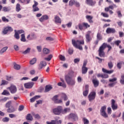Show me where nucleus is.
<instances>
[{"label":"nucleus","instance_id":"obj_26","mask_svg":"<svg viewBox=\"0 0 124 124\" xmlns=\"http://www.w3.org/2000/svg\"><path fill=\"white\" fill-rule=\"evenodd\" d=\"M52 89H53V87H52V86L46 85L45 88V93H48V92H49V91H51Z\"/></svg>","mask_w":124,"mask_h":124},{"label":"nucleus","instance_id":"obj_14","mask_svg":"<svg viewBox=\"0 0 124 124\" xmlns=\"http://www.w3.org/2000/svg\"><path fill=\"white\" fill-rule=\"evenodd\" d=\"M11 93H15L17 92V88L14 85H12L8 88Z\"/></svg>","mask_w":124,"mask_h":124},{"label":"nucleus","instance_id":"obj_55","mask_svg":"<svg viewBox=\"0 0 124 124\" xmlns=\"http://www.w3.org/2000/svg\"><path fill=\"white\" fill-rule=\"evenodd\" d=\"M2 21H3V22H9V19L6 18L5 16H3L2 17Z\"/></svg>","mask_w":124,"mask_h":124},{"label":"nucleus","instance_id":"obj_62","mask_svg":"<svg viewBox=\"0 0 124 124\" xmlns=\"http://www.w3.org/2000/svg\"><path fill=\"white\" fill-rule=\"evenodd\" d=\"M46 123L47 124H56V121L52 120L51 122L47 121Z\"/></svg>","mask_w":124,"mask_h":124},{"label":"nucleus","instance_id":"obj_35","mask_svg":"<svg viewBox=\"0 0 124 124\" xmlns=\"http://www.w3.org/2000/svg\"><path fill=\"white\" fill-rule=\"evenodd\" d=\"M1 94L2 95H10V93L7 90H4Z\"/></svg>","mask_w":124,"mask_h":124},{"label":"nucleus","instance_id":"obj_5","mask_svg":"<svg viewBox=\"0 0 124 124\" xmlns=\"http://www.w3.org/2000/svg\"><path fill=\"white\" fill-rule=\"evenodd\" d=\"M65 80L68 85H70V86H74V85H75V78H70L67 77L66 78H65Z\"/></svg>","mask_w":124,"mask_h":124},{"label":"nucleus","instance_id":"obj_38","mask_svg":"<svg viewBox=\"0 0 124 124\" xmlns=\"http://www.w3.org/2000/svg\"><path fill=\"white\" fill-rule=\"evenodd\" d=\"M108 65L109 69H112L113 68V67L114 66V65L113 64L112 62H108Z\"/></svg>","mask_w":124,"mask_h":124},{"label":"nucleus","instance_id":"obj_61","mask_svg":"<svg viewBox=\"0 0 124 124\" xmlns=\"http://www.w3.org/2000/svg\"><path fill=\"white\" fill-rule=\"evenodd\" d=\"M79 62H80V58H76V59H75L74 60V62L75 63H78Z\"/></svg>","mask_w":124,"mask_h":124},{"label":"nucleus","instance_id":"obj_32","mask_svg":"<svg viewBox=\"0 0 124 124\" xmlns=\"http://www.w3.org/2000/svg\"><path fill=\"white\" fill-rule=\"evenodd\" d=\"M16 12H20V11H21V5H20V4H16Z\"/></svg>","mask_w":124,"mask_h":124},{"label":"nucleus","instance_id":"obj_57","mask_svg":"<svg viewBox=\"0 0 124 124\" xmlns=\"http://www.w3.org/2000/svg\"><path fill=\"white\" fill-rule=\"evenodd\" d=\"M116 81H117V78H116L109 79V82L111 83H114V82H116Z\"/></svg>","mask_w":124,"mask_h":124},{"label":"nucleus","instance_id":"obj_3","mask_svg":"<svg viewBox=\"0 0 124 124\" xmlns=\"http://www.w3.org/2000/svg\"><path fill=\"white\" fill-rule=\"evenodd\" d=\"M62 106H59L57 108H55L52 109V113L54 115L60 116L61 114H62Z\"/></svg>","mask_w":124,"mask_h":124},{"label":"nucleus","instance_id":"obj_54","mask_svg":"<svg viewBox=\"0 0 124 124\" xmlns=\"http://www.w3.org/2000/svg\"><path fill=\"white\" fill-rule=\"evenodd\" d=\"M9 10H10V9H9V8H8V7H4L3 8L2 11H4V12H7V11H9Z\"/></svg>","mask_w":124,"mask_h":124},{"label":"nucleus","instance_id":"obj_40","mask_svg":"<svg viewBox=\"0 0 124 124\" xmlns=\"http://www.w3.org/2000/svg\"><path fill=\"white\" fill-rule=\"evenodd\" d=\"M43 52L44 54H48L50 53V50H49L47 48H44Z\"/></svg>","mask_w":124,"mask_h":124},{"label":"nucleus","instance_id":"obj_25","mask_svg":"<svg viewBox=\"0 0 124 124\" xmlns=\"http://www.w3.org/2000/svg\"><path fill=\"white\" fill-rule=\"evenodd\" d=\"M55 23H58V24H61L62 23V20L61 19V18H60V17H59L57 16H55Z\"/></svg>","mask_w":124,"mask_h":124},{"label":"nucleus","instance_id":"obj_64","mask_svg":"<svg viewBox=\"0 0 124 124\" xmlns=\"http://www.w3.org/2000/svg\"><path fill=\"white\" fill-rule=\"evenodd\" d=\"M117 66L119 69H121V68H122V63L118 62L117 64Z\"/></svg>","mask_w":124,"mask_h":124},{"label":"nucleus","instance_id":"obj_10","mask_svg":"<svg viewBox=\"0 0 124 124\" xmlns=\"http://www.w3.org/2000/svg\"><path fill=\"white\" fill-rule=\"evenodd\" d=\"M111 108L113 111L118 109V104H116V101L114 99L111 100Z\"/></svg>","mask_w":124,"mask_h":124},{"label":"nucleus","instance_id":"obj_47","mask_svg":"<svg viewBox=\"0 0 124 124\" xmlns=\"http://www.w3.org/2000/svg\"><path fill=\"white\" fill-rule=\"evenodd\" d=\"M10 105H11V101H9L7 103H6V108H9L10 107Z\"/></svg>","mask_w":124,"mask_h":124},{"label":"nucleus","instance_id":"obj_21","mask_svg":"<svg viewBox=\"0 0 124 124\" xmlns=\"http://www.w3.org/2000/svg\"><path fill=\"white\" fill-rule=\"evenodd\" d=\"M70 117L74 121H78V116H77V114H75L74 113L70 114Z\"/></svg>","mask_w":124,"mask_h":124},{"label":"nucleus","instance_id":"obj_56","mask_svg":"<svg viewBox=\"0 0 124 124\" xmlns=\"http://www.w3.org/2000/svg\"><path fill=\"white\" fill-rule=\"evenodd\" d=\"M2 122H3V123H6L7 122H9V119L8 117H5L3 118Z\"/></svg>","mask_w":124,"mask_h":124},{"label":"nucleus","instance_id":"obj_20","mask_svg":"<svg viewBox=\"0 0 124 124\" xmlns=\"http://www.w3.org/2000/svg\"><path fill=\"white\" fill-rule=\"evenodd\" d=\"M103 72H104V73H107V74H112V73H113V72H114V70H108L104 68H103L102 69Z\"/></svg>","mask_w":124,"mask_h":124},{"label":"nucleus","instance_id":"obj_2","mask_svg":"<svg viewBox=\"0 0 124 124\" xmlns=\"http://www.w3.org/2000/svg\"><path fill=\"white\" fill-rule=\"evenodd\" d=\"M72 45L74 47L77 48V49H79V50H83V46L80 45H84L85 44V41L84 40H78L75 41V40H72Z\"/></svg>","mask_w":124,"mask_h":124},{"label":"nucleus","instance_id":"obj_45","mask_svg":"<svg viewBox=\"0 0 124 124\" xmlns=\"http://www.w3.org/2000/svg\"><path fill=\"white\" fill-rule=\"evenodd\" d=\"M75 4V0H71L69 2V5L70 6H72Z\"/></svg>","mask_w":124,"mask_h":124},{"label":"nucleus","instance_id":"obj_46","mask_svg":"<svg viewBox=\"0 0 124 124\" xmlns=\"http://www.w3.org/2000/svg\"><path fill=\"white\" fill-rule=\"evenodd\" d=\"M83 123L84 124H89V120H88L87 118L84 117L83 118Z\"/></svg>","mask_w":124,"mask_h":124},{"label":"nucleus","instance_id":"obj_63","mask_svg":"<svg viewBox=\"0 0 124 124\" xmlns=\"http://www.w3.org/2000/svg\"><path fill=\"white\" fill-rule=\"evenodd\" d=\"M24 108H25V107H24V106H19L18 108V111H23V110H24Z\"/></svg>","mask_w":124,"mask_h":124},{"label":"nucleus","instance_id":"obj_29","mask_svg":"<svg viewBox=\"0 0 124 124\" xmlns=\"http://www.w3.org/2000/svg\"><path fill=\"white\" fill-rule=\"evenodd\" d=\"M70 111V108H66L63 109L62 107V114H66L67 112H69Z\"/></svg>","mask_w":124,"mask_h":124},{"label":"nucleus","instance_id":"obj_58","mask_svg":"<svg viewBox=\"0 0 124 124\" xmlns=\"http://www.w3.org/2000/svg\"><path fill=\"white\" fill-rule=\"evenodd\" d=\"M9 117L11 118V119H13V118H16V116L14 114H9Z\"/></svg>","mask_w":124,"mask_h":124},{"label":"nucleus","instance_id":"obj_43","mask_svg":"<svg viewBox=\"0 0 124 124\" xmlns=\"http://www.w3.org/2000/svg\"><path fill=\"white\" fill-rule=\"evenodd\" d=\"M36 58H33L30 62V64H34V63H35V62H36Z\"/></svg>","mask_w":124,"mask_h":124},{"label":"nucleus","instance_id":"obj_24","mask_svg":"<svg viewBox=\"0 0 124 124\" xmlns=\"http://www.w3.org/2000/svg\"><path fill=\"white\" fill-rule=\"evenodd\" d=\"M16 110H15V108H14V107H10L9 108H8V109H7V112L8 113H13L14 112H15Z\"/></svg>","mask_w":124,"mask_h":124},{"label":"nucleus","instance_id":"obj_30","mask_svg":"<svg viewBox=\"0 0 124 124\" xmlns=\"http://www.w3.org/2000/svg\"><path fill=\"white\" fill-rule=\"evenodd\" d=\"M88 72V68L87 67H82L81 73L82 74H86Z\"/></svg>","mask_w":124,"mask_h":124},{"label":"nucleus","instance_id":"obj_11","mask_svg":"<svg viewBox=\"0 0 124 124\" xmlns=\"http://www.w3.org/2000/svg\"><path fill=\"white\" fill-rule=\"evenodd\" d=\"M34 85V82H30L24 84V87L26 89H31Z\"/></svg>","mask_w":124,"mask_h":124},{"label":"nucleus","instance_id":"obj_31","mask_svg":"<svg viewBox=\"0 0 124 124\" xmlns=\"http://www.w3.org/2000/svg\"><path fill=\"white\" fill-rule=\"evenodd\" d=\"M27 39L28 40H32V39H34V34H29L27 36Z\"/></svg>","mask_w":124,"mask_h":124},{"label":"nucleus","instance_id":"obj_44","mask_svg":"<svg viewBox=\"0 0 124 124\" xmlns=\"http://www.w3.org/2000/svg\"><path fill=\"white\" fill-rule=\"evenodd\" d=\"M62 98H63L64 101H66V100H67V99H68L66 94L64 93L62 94Z\"/></svg>","mask_w":124,"mask_h":124},{"label":"nucleus","instance_id":"obj_17","mask_svg":"<svg viewBox=\"0 0 124 124\" xmlns=\"http://www.w3.org/2000/svg\"><path fill=\"white\" fill-rule=\"evenodd\" d=\"M46 65H47V63L46 62H41L39 66V69H42V68L46 66Z\"/></svg>","mask_w":124,"mask_h":124},{"label":"nucleus","instance_id":"obj_8","mask_svg":"<svg viewBox=\"0 0 124 124\" xmlns=\"http://www.w3.org/2000/svg\"><path fill=\"white\" fill-rule=\"evenodd\" d=\"M91 33H92V31H89L85 35V39L87 43H89V42H91L93 39L92 37H91Z\"/></svg>","mask_w":124,"mask_h":124},{"label":"nucleus","instance_id":"obj_16","mask_svg":"<svg viewBox=\"0 0 124 124\" xmlns=\"http://www.w3.org/2000/svg\"><path fill=\"white\" fill-rule=\"evenodd\" d=\"M87 4L90 5V6H94L96 3V1L93 0H86Z\"/></svg>","mask_w":124,"mask_h":124},{"label":"nucleus","instance_id":"obj_7","mask_svg":"<svg viewBox=\"0 0 124 124\" xmlns=\"http://www.w3.org/2000/svg\"><path fill=\"white\" fill-rule=\"evenodd\" d=\"M90 27H91V26L86 22H83L81 24H78V28L80 31H83L84 30V28H85V29H88V28H90Z\"/></svg>","mask_w":124,"mask_h":124},{"label":"nucleus","instance_id":"obj_59","mask_svg":"<svg viewBox=\"0 0 124 124\" xmlns=\"http://www.w3.org/2000/svg\"><path fill=\"white\" fill-rule=\"evenodd\" d=\"M116 83H117V82L109 83V84H108V86L110 87L111 88H113V87H114V86H115V85H116Z\"/></svg>","mask_w":124,"mask_h":124},{"label":"nucleus","instance_id":"obj_50","mask_svg":"<svg viewBox=\"0 0 124 124\" xmlns=\"http://www.w3.org/2000/svg\"><path fill=\"white\" fill-rule=\"evenodd\" d=\"M101 15H102V16H103L105 18H108V17H109V15L104 13H101Z\"/></svg>","mask_w":124,"mask_h":124},{"label":"nucleus","instance_id":"obj_22","mask_svg":"<svg viewBox=\"0 0 124 124\" xmlns=\"http://www.w3.org/2000/svg\"><path fill=\"white\" fill-rule=\"evenodd\" d=\"M74 76V73H73V71H70L67 75L65 76V79H66L67 77L69 78H72Z\"/></svg>","mask_w":124,"mask_h":124},{"label":"nucleus","instance_id":"obj_33","mask_svg":"<svg viewBox=\"0 0 124 124\" xmlns=\"http://www.w3.org/2000/svg\"><path fill=\"white\" fill-rule=\"evenodd\" d=\"M26 120H27V121H32V120H33V118H32V116H31V114H27L26 116Z\"/></svg>","mask_w":124,"mask_h":124},{"label":"nucleus","instance_id":"obj_52","mask_svg":"<svg viewBox=\"0 0 124 124\" xmlns=\"http://www.w3.org/2000/svg\"><path fill=\"white\" fill-rule=\"evenodd\" d=\"M114 7H115V8H117V5L115 4H113V5H110L108 7L109 9H112V10L114 9Z\"/></svg>","mask_w":124,"mask_h":124},{"label":"nucleus","instance_id":"obj_36","mask_svg":"<svg viewBox=\"0 0 124 124\" xmlns=\"http://www.w3.org/2000/svg\"><path fill=\"white\" fill-rule=\"evenodd\" d=\"M14 68L16 70H19L21 68V66L19 64L15 63L14 66Z\"/></svg>","mask_w":124,"mask_h":124},{"label":"nucleus","instance_id":"obj_42","mask_svg":"<svg viewBox=\"0 0 124 124\" xmlns=\"http://www.w3.org/2000/svg\"><path fill=\"white\" fill-rule=\"evenodd\" d=\"M20 2H21V3H25L26 2V0L27 1V4H29V3L30 2L31 0H18Z\"/></svg>","mask_w":124,"mask_h":124},{"label":"nucleus","instance_id":"obj_60","mask_svg":"<svg viewBox=\"0 0 124 124\" xmlns=\"http://www.w3.org/2000/svg\"><path fill=\"white\" fill-rule=\"evenodd\" d=\"M7 84H8V81L3 80H2V83L1 84V86H2V85H7Z\"/></svg>","mask_w":124,"mask_h":124},{"label":"nucleus","instance_id":"obj_41","mask_svg":"<svg viewBox=\"0 0 124 124\" xmlns=\"http://www.w3.org/2000/svg\"><path fill=\"white\" fill-rule=\"evenodd\" d=\"M52 57H53V55L50 54V55H48L47 58H45V61H47V62H49V61H51Z\"/></svg>","mask_w":124,"mask_h":124},{"label":"nucleus","instance_id":"obj_13","mask_svg":"<svg viewBox=\"0 0 124 124\" xmlns=\"http://www.w3.org/2000/svg\"><path fill=\"white\" fill-rule=\"evenodd\" d=\"M89 88V85L87 84L85 85V90L83 92L84 96H87L88 94H89V92L90 91V89Z\"/></svg>","mask_w":124,"mask_h":124},{"label":"nucleus","instance_id":"obj_9","mask_svg":"<svg viewBox=\"0 0 124 124\" xmlns=\"http://www.w3.org/2000/svg\"><path fill=\"white\" fill-rule=\"evenodd\" d=\"M34 4L32 5V11L33 12H36V11H39V8L37 7L38 5V2L34 0Z\"/></svg>","mask_w":124,"mask_h":124},{"label":"nucleus","instance_id":"obj_1","mask_svg":"<svg viewBox=\"0 0 124 124\" xmlns=\"http://www.w3.org/2000/svg\"><path fill=\"white\" fill-rule=\"evenodd\" d=\"M106 47L108 48V52H109L111 49H112V46H111L110 45H108L106 43H103L98 50L99 53L98 55L101 58H105V52H104V50H105Z\"/></svg>","mask_w":124,"mask_h":124},{"label":"nucleus","instance_id":"obj_18","mask_svg":"<svg viewBox=\"0 0 124 124\" xmlns=\"http://www.w3.org/2000/svg\"><path fill=\"white\" fill-rule=\"evenodd\" d=\"M92 83H93L94 87L97 88L99 85V81L97 79H93L92 80Z\"/></svg>","mask_w":124,"mask_h":124},{"label":"nucleus","instance_id":"obj_19","mask_svg":"<svg viewBox=\"0 0 124 124\" xmlns=\"http://www.w3.org/2000/svg\"><path fill=\"white\" fill-rule=\"evenodd\" d=\"M93 17L91 16L87 15L86 16V18L88 19L89 23L90 24H93Z\"/></svg>","mask_w":124,"mask_h":124},{"label":"nucleus","instance_id":"obj_28","mask_svg":"<svg viewBox=\"0 0 124 124\" xmlns=\"http://www.w3.org/2000/svg\"><path fill=\"white\" fill-rule=\"evenodd\" d=\"M21 38L20 41L22 42H26L27 41V39H26V36L25 35V33L22 34L20 35Z\"/></svg>","mask_w":124,"mask_h":124},{"label":"nucleus","instance_id":"obj_51","mask_svg":"<svg viewBox=\"0 0 124 124\" xmlns=\"http://www.w3.org/2000/svg\"><path fill=\"white\" fill-rule=\"evenodd\" d=\"M117 13L119 18H122V17H123V15H122V13L121 12V11H117Z\"/></svg>","mask_w":124,"mask_h":124},{"label":"nucleus","instance_id":"obj_53","mask_svg":"<svg viewBox=\"0 0 124 124\" xmlns=\"http://www.w3.org/2000/svg\"><path fill=\"white\" fill-rule=\"evenodd\" d=\"M52 100L54 101V103L58 100V95H56L52 98Z\"/></svg>","mask_w":124,"mask_h":124},{"label":"nucleus","instance_id":"obj_23","mask_svg":"<svg viewBox=\"0 0 124 124\" xmlns=\"http://www.w3.org/2000/svg\"><path fill=\"white\" fill-rule=\"evenodd\" d=\"M49 19V16L47 15L42 16L39 19L40 22H44V20H48Z\"/></svg>","mask_w":124,"mask_h":124},{"label":"nucleus","instance_id":"obj_12","mask_svg":"<svg viewBox=\"0 0 124 124\" xmlns=\"http://www.w3.org/2000/svg\"><path fill=\"white\" fill-rule=\"evenodd\" d=\"M13 31V29H12V27L8 26L4 29L3 31H2V32L3 34H6L7 32H8V31Z\"/></svg>","mask_w":124,"mask_h":124},{"label":"nucleus","instance_id":"obj_49","mask_svg":"<svg viewBox=\"0 0 124 124\" xmlns=\"http://www.w3.org/2000/svg\"><path fill=\"white\" fill-rule=\"evenodd\" d=\"M121 40H117V41H115V42H114V44L115 45H116V46H120V44H121Z\"/></svg>","mask_w":124,"mask_h":124},{"label":"nucleus","instance_id":"obj_27","mask_svg":"<svg viewBox=\"0 0 124 124\" xmlns=\"http://www.w3.org/2000/svg\"><path fill=\"white\" fill-rule=\"evenodd\" d=\"M38 98H40V95H36L34 97H32L30 99V102H34L36 99H38Z\"/></svg>","mask_w":124,"mask_h":124},{"label":"nucleus","instance_id":"obj_39","mask_svg":"<svg viewBox=\"0 0 124 124\" xmlns=\"http://www.w3.org/2000/svg\"><path fill=\"white\" fill-rule=\"evenodd\" d=\"M15 33L14 36L15 38L17 40L20 39V35H19V34L18 33V32L16 31V30H15Z\"/></svg>","mask_w":124,"mask_h":124},{"label":"nucleus","instance_id":"obj_4","mask_svg":"<svg viewBox=\"0 0 124 124\" xmlns=\"http://www.w3.org/2000/svg\"><path fill=\"white\" fill-rule=\"evenodd\" d=\"M106 109H107V107L106 106H104L101 108L100 110V113L101 116L105 118V119H107L108 118V114L106 113Z\"/></svg>","mask_w":124,"mask_h":124},{"label":"nucleus","instance_id":"obj_37","mask_svg":"<svg viewBox=\"0 0 124 124\" xmlns=\"http://www.w3.org/2000/svg\"><path fill=\"white\" fill-rule=\"evenodd\" d=\"M7 49H8V47H7V46L4 47L0 51V54H3V53H4V52L6 51V50H7Z\"/></svg>","mask_w":124,"mask_h":124},{"label":"nucleus","instance_id":"obj_6","mask_svg":"<svg viewBox=\"0 0 124 124\" xmlns=\"http://www.w3.org/2000/svg\"><path fill=\"white\" fill-rule=\"evenodd\" d=\"M96 96V93L95 92H92L90 93L88 95V99L90 102H92L93 100L95 99V97Z\"/></svg>","mask_w":124,"mask_h":124},{"label":"nucleus","instance_id":"obj_34","mask_svg":"<svg viewBox=\"0 0 124 124\" xmlns=\"http://www.w3.org/2000/svg\"><path fill=\"white\" fill-rule=\"evenodd\" d=\"M30 52H31V48L28 47L26 50L23 51L22 53L23 55H26V54H29Z\"/></svg>","mask_w":124,"mask_h":124},{"label":"nucleus","instance_id":"obj_15","mask_svg":"<svg viewBox=\"0 0 124 124\" xmlns=\"http://www.w3.org/2000/svg\"><path fill=\"white\" fill-rule=\"evenodd\" d=\"M106 32L109 33H116V29L114 28H108L106 30Z\"/></svg>","mask_w":124,"mask_h":124},{"label":"nucleus","instance_id":"obj_48","mask_svg":"<svg viewBox=\"0 0 124 124\" xmlns=\"http://www.w3.org/2000/svg\"><path fill=\"white\" fill-rule=\"evenodd\" d=\"M32 115L34 116V118L35 119H40V116L38 114H35L34 112L32 113Z\"/></svg>","mask_w":124,"mask_h":124}]
</instances>
